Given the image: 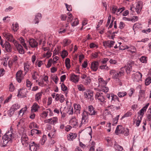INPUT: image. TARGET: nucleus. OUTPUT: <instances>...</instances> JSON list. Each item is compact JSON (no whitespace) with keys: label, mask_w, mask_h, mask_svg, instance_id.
I'll return each mask as SVG.
<instances>
[{"label":"nucleus","mask_w":151,"mask_h":151,"mask_svg":"<svg viewBox=\"0 0 151 151\" xmlns=\"http://www.w3.org/2000/svg\"><path fill=\"white\" fill-rule=\"evenodd\" d=\"M149 105V103H147L145 106L144 107L142 108L138 112V115H140L141 116L143 117V115L144 114V113L146 111L147 109L148 106Z\"/></svg>","instance_id":"aec40b11"},{"label":"nucleus","mask_w":151,"mask_h":151,"mask_svg":"<svg viewBox=\"0 0 151 151\" xmlns=\"http://www.w3.org/2000/svg\"><path fill=\"white\" fill-rule=\"evenodd\" d=\"M52 58L50 59L48 61L47 64V68H50L52 62Z\"/></svg>","instance_id":"e2e57ef3"},{"label":"nucleus","mask_w":151,"mask_h":151,"mask_svg":"<svg viewBox=\"0 0 151 151\" xmlns=\"http://www.w3.org/2000/svg\"><path fill=\"white\" fill-rule=\"evenodd\" d=\"M15 89V87L12 83L10 84L9 85V91L10 92H13Z\"/></svg>","instance_id":"864d4df0"},{"label":"nucleus","mask_w":151,"mask_h":151,"mask_svg":"<svg viewBox=\"0 0 151 151\" xmlns=\"http://www.w3.org/2000/svg\"><path fill=\"white\" fill-rule=\"evenodd\" d=\"M58 119L57 117H54L45 121V123H48L52 124L55 125L58 121Z\"/></svg>","instance_id":"a211bd4d"},{"label":"nucleus","mask_w":151,"mask_h":151,"mask_svg":"<svg viewBox=\"0 0 151 151\" xmlns=\"http://www.w3.org/2000/svg\"><path fill=\"white\" fill-rule=\"evenodd\" d=\"M70 60L69 58H66L65 60V66L68 69H69L70 67Z\"/></svg>","instance_id":"72a5a7b5"},{"label":"nucleus","mask_w":151,"mask_h":151,"mask_svg":"<svg viewBox=\"0 0 151 151\" xmlns=\"http://www.w3.org/2000/svg\"><path fill=\"white\" fill-rule=\"evenodd\" d=\"M13 106L14 107H13V108L15 111L20 107V105H19L18 104H14L12 106Z\"/></svg>","instance_id":"bf43d9fd"},{"label":"nucleus","mask_w":151,"mask_h":151,"mask_svg":"<svg viewBox=\"0 0 151 151\" xmlns=\"http://www.w3.org/2000/svg\"><path fill=\"white\" fill-rule=\"evenodd\" d=\"M99 65V63L98 61H93L91 63V68L93 71H96L98 69Z\"/></svg>","instance_id":"4468645a"},{"label":"nucleus","mask_w":151,"mask_h":151,"mask_svg":"<svg viewBox=\"0 0 151 151\" xmlns=\"http://www.w3.org/2000/svg\"><path fill=\"white\" fill-rule=\"evenodd\" d=\"M61 87L62 90L63 91H66L68 88L63 83H62L61 85Z\"/></svg>","instance_id":"5fc2aeb1"},{"label":"nucleus","mask_w":151,"mask_h":151,"mask_svg":"<svg viewBox=\"0 0 151 151\" xmlns=\"http://www.w3.org/2000/svg\"><path fill=\"white\" fill-rule=\"evenodd\" d=\"M19 40L20 43L22 44V45L24 47L27 49L26 44L25 43L24 40L23 39V37H21L19 38Z\"/></svg>","instance_id":"c9c22d12"},{"label":"nucleus","mask_w":151,"mask_h":151,"mask_svg":"<svg viewBox=\"0 0 151 151\" xmlns=\"http://www.w3.org/2000/svg\"><path fill=\"white\" fill-rule=\"evenodd\" d=\"M22 72L21 70L18 71L16 75V79L19 83L21 82L23 79V77L22 76Z\"/></svg>","instance_id":"2eb2a0df"},{"label":"nucleus","mask_w":151,"mask_h":151,"mask_svg":"<svg viewBox=\"0 0 151 151\" xmlns=\"http://www.w3.org/2000/svg\"><path fill=\"white\" fill-rule=\"evenodd\" d=\"M70 81L75 83H77L79 80V76L74 73L71 74Z\"/></svg>","instance_id":"dca6fc26"},{"label":"nucleus","mask_w":151,"mask_h":151,"mask_svg":"<svg viewBox=\"0 0 151 151\" xmlns=\"http://www.w3.org/2000/svg\"><path fill=\"white\" fill-rule=\"evenodd\" d=\"M91 81L90 78L89 76H87L84 82L86 85H88L90 83Z\"/></svg>","instance_id":"8fccbe9b"},{"label":"nucleus","mask_w":151,"mask_h":151,"mask_svg":"<svg viewBox=\"0 0 151 151\" xmlns=\"http://www.w3.org/2000/svg\"><path fill=\"white\" fill-rule=\"evenodd\" d=\"M122 127V126L121 125H118L117 126L115 131V132L116 135H118L119 134H121L120 132L121 131Z\"/></svg>","instance_id":"2f4dec72"},{"label":"nucleus","mask_w":151,"mask_h":151,"mask_svg":"<svg viewBox=\"0 0 151 151\" xmlns=\"http://www.w3.org/2000/svg\"><path fill=\"white\" fill-rule=\"evenodd\" d=\"M99 80L100 86L101 85V86H105L107 84L106 81H104L103 78H101Z\"/></svg>","instance_id":"7c9ffc66"},{"label":"nucleus","mask_w":151,"mask_h":151,"mask_svg":"<svg viewBox=\"0 0 151 151\" xmlns=\"http://www.w3.org/2000/svg\"><path fill=\"white\" fill-rule=\"evenodd\" d=\"M29 128L31 129L32 128H38V127L37 125V124L35 122H33L31 123L29 125Z\"/></svg>","instance_id":"79ce46f5"},{"label":"nucleus","mask_w":151,"mask_h":151,"mask_svg":"<svg viewBox=\"0 0 151 151\" xmlns=\"http://www.w3.org/2000/svg\"><path fill=\"white\" fill-rule=\"evenodd\" d=\"M42 92H39L36 93L35 95V100L38 101L41 98Z\"/></svg>","instance_id":"e433bc0d"},{"label":"nucleus","mask_w":151,"mask_h":151,"mask_svg":"<svg viewBox=\"0 0 151 151\" xmlns=\"http://www.w3.org/2000/svg\"><path fill=\"white\" fill-rule=\"evenodd\" d=\"M68 15L69 17L67 20V22H71L73 19V16L72 14L70 13H68Z\"/></svg>","instance_id":"de8ad7c7"},{"label":"nucleus","mask_w":151,"mask_h":151,"mask_svg":"<svg viewBox=\"0 0 151 151\" xmlns=\"http://www.w3.org/2000/svg\"><path fill=\"white\" fill-rule=\"evenodd\" d=\"M124 75V72L121 71H117L114 76H112V78L115 79H118Z\"/></svg>","instance_id":"f3484780"},{"label":"nucleus","mask_w":151,"mask_h":151,"mask_svg":"<svg viewBox=\"0 0 151 151\" xmlns=\"http://www.w3.org/2000/svg\"><path fill=\"white\" fill-rule=\"evenodd\" d=\"M106 96L109 100H111V102L112 103L117 105L119 104V103L120 101L116 95L113 93H111L110 94H107Z\"/></svg>","instance_id":"f03ea898"},{"label":"nucleus","mask_w":151,"mask_h":151,"mask_svg":"<svg viewBox=\"0 0 151 151\" xmlns=\"http://www.w3.org/2000/svg\"><path fill=\"white\" fill-rule=\"evenodd\" d=\"M29 145V149L31 151H37V149H39L40 145L38 144H36L34 142H33Z\"/></svg>","instance_id":"9b49d317"},{"label":"nucleus","mask_w":151,"mask_h":151,"mask_svg":"<svg viewBox=\"0 0 151 151\" xmlns=\"http://www.w3.org/2000/svg\"><path fill=\"white\" fill-rule=\"evenodd\" d=\"M17 48V51L20 54H23L24 53V50L23 47L19 43L18 41H15L14 44Z\"/></svg>","instance_id":"0eeeda50"},{"label":"nucleus","mask_w":151,"mask_h":151,"mask_svg":"<svg viewBox=\"0 0 151 151\" xmlns=\"http://www.w3.org/2000/svg\"><path fill=\"white\" fill-rule=\"evenodd\" d=\"M139 100L141 98H145V91L143 90H140L139 91Z\"/></svg>","instance_id":"473e14b6"},{"label":"nucleus","mask_w":151,"mask_h":151,"mask_svg":"<svg viewBox=\"0 0 151 151\" xmlns=\"http://www.w3.org/2000/svg\"><path fill=\"white\" fill-rule=\"evenodd\" d=\"M30 67V64L29 63H24V69L25 74H26L29 71Z\"/></svg>","instance_id":"cd10ccee"},{"label":"nucleus","mask_w":151,"mask_h":151,"mask_svg":"<svg viewBox=\"0 0 151 151\" xmlns=\"http://www.w3.org/2000/svg\"><path fill=\"white\" fill-rule=\"evenodd\" d=\"M3 35L4 37L9 41L12 42L14 44L15 43V41H17L14 40L12 35L9 33H5Z\"/></svg>","instance_id":"9d476101"},{"label":"nucleus","mask_w":151,"mask_h":151,"mask_svg":"<svg viewBox=\"0 0 151 151\" xmlns=\"http://www.w3.org/2000/svg\"><path fill=\"white\" fill-rule=\"evenodd\" d=\"M12 133L11 128L10 130L6 132L2 137L3 141L2 147H5L9 146L12 142Z\"/></svg>","instance_id":"f257e3e1"},{"label":"nucleus","mask_w":151,"mask_h":151,"mask_svg":"<svg viewBox=\"0 0 151 151\" xmlns=\"http://www.w3.org/2000/svg\"><path fill=\"white\" fill-rule=\"evenodd\" d=\"M135 64L134 61L131 60L128 61L127 62V66L124 67L127 74L130 73L132 70V67L134 66Z\"/></svg>","instance_id":"7ed1b4c3"},{"label":"nucleus","mask_w":151,"mask_h":151,"mask_svg":"<svg viewBox=\"0 0 151 151\" xmlns=\"http://www.w3.org/2000/svg\"><path fill=\"white\" fill-rule=\"evenodd\" d=\"M78 24V19L76 18L73 22L72 23L71 25L72 27H74L77 26Z\"/></svg>","instance_id":"6e6d98bb"},{"label":"nucleus","mask_w":151,"mask_h":151,"mask_svg":"<svg viewBox=\"0 0 151 151\" xmlns=\"http://www.w3.org/2000/svg\"><path fill=\"white\" fill-rule=\"evenodd\" d=\"M40 107L38 104L35 103L32 107V110H33L34 112H35L37 111L38 109L40 108Z\"/></svg>","instance_id":"c85d7f7f"},{"label":"nucleus","mask_w":151,"mask_h":151,"mask_svg":"<svg viewBox=\"0 0 151 151\" xmlns=\"http://www.w3.org/2000/svg\"><path fill=\"white\" fill-rule=\"evenodd\" d=\"M108 60L109 59L108 58H104L101 60L100 62L101 63L104 65L106 63Z\"/></svg>","instance_id":"680f3d73"},{"label":"nucleus","mask_w":151,"mask_h":151,"mask_svg":"<svg viewBox=\"0 0 151 151\" xmlns=\"http://www.w3.org/2000/svg\"><path fill=\"white\" fill-rule=\"evenodd\" d=\"M77 135L76 133H70L67 136V138L68 140L70 141L72 140L73 139H75Z\"/></svg>","instance_id":"a878e982"},{"label":"nucleus","mask_w":151,"mask_h":151,"mask_svg":"<svg viewBox=\"0 0 151 151\" xmlns=\"http://www.w3.org/2000/svg\"><path fill=\"white\" fill-rule=\"evenodd\" d=\"M140 61L143 63H146L147 61V58L145 56H143L141 57L140 58Z\"/></svg>","instance_id":"a19ab883"},{"label":"nucleus","mask_w":151,"mask_h":151,"mask_svg":"<svg viewBox=\"0 0 151 151\" xmlns=\"http://www.w3.org/2000/svg\"><path fill=\"white\" fill-rule=\"evenodd\" d=\"M67 10L68 11H70L72 10V6L71 5H68L66 3H65Z\"/></svg>","instance_id":"052dcab7"},{"label":"nucleus","mask_w":151,"mask_h":151,"mask_svg":"<svg viewBox=\"0 0 151 151\" xmlns=\"http://www.w3.org/2000/svg\"><path fill=\"white\" fill-rule=\"evenodd\" d=\"M87 112L90 116L95 115L97 114V111L95 110V108L91 105L88 106Z\"/></svg>","instance_id":"1a4fd4ad"},{"label":"nucleus","mask_w":151,"mask_h":151,"mask_svg":"<svg viewBox=\"0 0 151 151\" xmlns=\"http://www.w3.org/2000/svg\"><path fill=\"white\" fill-rule=\"evenodd\" d=\"M115 148L119 151H122L123 150V148L121 146L118 145H115Z\"/></svg>","instance_id":"603ef678"},{"label":"nucleus","mask_w":151,"mask_h":151,"mask_svg":"<svg viewBox=\"0 0 151 151\" xmlns=\"http://www.w3.org/2000/svg\"><path fill=\"white\" fill-rule=\"evenodd\" d=\"M135 78L134 81L141 80L142 75V73L140 72H137L134 74Z\"/></svg>","instance_id":"393cba45"},{"label":"nucleus","mask_w":151,"mask_h":151,"mask_svg":"<svg viewBox=\"0 0 151 151\" xmlns=\"http://www.w3.org/2000/svg\"><path fill=\"white\" fill-rule=\"evenodd\" d=\"M102 94V93L97 92L95 95V98L96 100H97L98 102L104 104L106 102V101L104 96Z\"/></svg>","instance_id":"423d86ee"},{"label":"nucleus","mask_w":151,"mask_h":151,"mask_svg":"<svg viewBox=\"0 0 151 151\" xmlns=\"http://www.w3.org/2000/svg\"><path fill=\"white\" fill-rule=\"evenodd\" d=\"M73 107L75 110V112L77 114H79L80 113L81 109L80 105L78 104L74 103L73 104Z\"/></svg>","instance_id":"412c9836"},{"label":"nucleus","mask_w":151,"mask_h":151,"mask_svg":"<svg viewBox=\"0 0 151 151\" xmlns=\"http://www.w3.org/2000/svg\"><path fill=\"white\" fill-rule=\"evenodd\" d=\"M141 24L139 23H136L135 24L133 27V30H134L135 29L139 28L140 27Z\"/></svg>","instance_id":"4d7b16f0"},{"label":"nucleus","mask_w":151,"mask_h":151,"mask_svg":"<svg viewBox=\"0 0 151 151\" xmlns=\"http://www.w3.org/2000/svg\"><path fill=\"white\" fill-rule=\"evenodd\" d=\"M143 6V2L142 1H140L137 2L135 9L137 14L139 13L140 12Z\"/></svg>","instance_id":"f8f14e48"},{"label":"nucleus","mask_w":151,"mask_h":151,"mask_svg":"<svg viewBox=\"0 0 151 151\" xmlns=\"http://www.w3.org/2000/svg\"><path fill=\"white\" fill-rule=\"evenodd\" d=\"M60 98L59 99L60 101V103H63L64 102L65 100L64 96L63 95L60 94Z\"/></svg>","instance_id":"774afa93"},{"label":"nucleus","mask_w":151,"mask_h":151,"mask_svg":"<svg viewBox=\"0 0 151 151\" xmlns=\"http://www.w3.org/2000/svg\"><path fill=\"white\" fill-rule=\"evenodd\" d=\"M84 95L86 98L88 99L90 101H92L93 99V92L92 91H89L86 92H85Z\"/></svg>","instance_id":"6e6552de"},{"label":"nucleus","mask_w":151,"mask_h":151,"mask_svg":"<svg viewBox=\"0 0 151 151\" xmlns=\"http://www.w3.org/2000/svg\"><path fill=\"white\" fill-rule=\"evenodd\" d=\"M6 50L8 52H10L12 51V47L10 44L8 42H6L4 45Z\"/></svg>","instance_id":"5701e85b"},{"label":"nucleus","mask_w":151,"mask_h":151,"mask_svg":"<svg viewBox=\"0 0 151 151\" xmlns=\"http://www.w3.org/2000/svg\"><path fill=\"white\" fill-rule=\"evenodd\" d=\"M22 143L23 145L25 147H27L29 145V142L27 135L25 134H23L21 138Z\"/></svg>","instance_id":"20e7f679"},{"label":"nucleus","mask_w":151,"mask_h":151,"mask_svg":"<svg viewBox=\"0 0 151 151\" xmlns=\"http://www.w3.org/2000/svg\"><path fill=\"white\" fill-rule=\"evenodd\" d=\"M13 107L14 106H13ZM13 108V106H11L10 108V110L7 111V114L8 115V116H9L10 117H11L14 114V112L15 111L14 109Z\"/></svg>","instance_id":"c756f323"},{"label":"nucleus","mask_w":151,"mask_h":151,"mask_svg":"<svg viewBox=\"0 0 151 151\" xmlns=\"http://www.w3.org/2000/svg\"><path fill=\"white\" fill-rule=\"evenodd\" d=\"M37 76H39V74L36 71H34L32 75L33 79L34 80H36L37 78Z\"/></svg>","instance_id":"49530a36"},{"label":"nucleus","mask_w":151,"mask_h":151,"mask_svg":"<svg viewBox=\"0 0 151 151\" xmlns=\"http://www.w3.org/2000/svg\"><path fill=\"white\" fill-rule=\"evenodd\" d=\"M78 89L79 91H83L85 90V87L82 84H80L77 86Z\"/></svg>","instance_id":"3c124183"},{"label":"nucleus","mask_w":151,"mask_h":151,"mask_svg":"<svg viewBox=\"0 0 151 151\" xmlns=\"http://www.w3.org/2000/svg\"><path fill=\"white\" fill-rule=\"evenodd\" d=\"M119 117V115H117L116 117L113 119V123L112 124L113 126L115 125L117 123Z\"/></svg>","instance_id":"4c0bfd02"},{"label":"nucleus","mask_w":151,"mask_h":151,"mask_svg":"<svg viewBox=\"0 0 151 151\" xmlns=\"http://www.w3.org/2000/svg\"><path fill=\"white\" fill-rule=\"evenodd\" d=\"M127 93L125 91L119 92L117 93V95L119 97H122L127 95Z\"/></svg>","instance_id":"c03bdc74"},{"label":"nucleus","mask_w":151,"mask_h":151,"mask_svg":"<svg viewBox=\"0 0 151 151\" xmlns=\"http://www.w3.org/2000/svg\"><path fill=\"white\" fill-rule=\"evenodd\" d=\"M32 84L31 83V82L29 81L28 80H27L26 81V85L28 87H29L30 88L31 87V86Z\"/></svg>","instance_id":"338daca9"},{"label":"nucleus","mask_w":151,"mask_h":151,"mask_svg":"<svg viewBox=\"0 0 151 151\" xmlns=\"http://www.w3.org/2000/svg\"><path fill=\"white\" fill-rule=\"evenodd\" d=\"M42 15L40 13H38L35 15V18L34 19V22L35 24H38L40 20L42 18Z\"/></svg>","instance_id":"b1692460"},{"label":"nucleus","mask_w":151,"mask_h":151,"mask_svg":"<svg viewBox=\"0 0 151 151\" xmlns=\"http://www.w3.org/2000/svg\"><path fill=\"white\" fill-rule=\"evenodd\" d=\"M88 113L87 111L85 110L83 111V113L81 114L82 116V123H84L85 124L86 122H88V119L89 118V116Z\"/></svg>","instance_id":"39448f33"},{"label":"nucleus","mask_w":151,"mask_h":151,"mask_svg":"<svg viewBox=\"0 0 151 151\" xmlns=\"http://www.w3.org/2000/svg\"><path fill=\"white\" fill-rule=\"evenodd\" d=\"M101 89V91L104 92H107L109 90V88L108 87L105 86H102Z\"/></svg>","instance_id":"13d9d810"},{"label":"nucleus","mask_w":151,"mask_h":151,"mask_svg":"<svg viewBox=\"0 0 151 151\" xmlns=\"http://www.w3.org/2000/svg\"><path fill=\"white\" fill-rule=\"evenodd\" d=\"M114 42V41L112 40L104 41L103 42V45L104 47H108L109 48H111L113 47Z\"/></svg>","instance_id":"6ab92c4d"},{"label":"nucleus","mask_w":151,"mask_h":151,"mask_svg":"<svg viewBox=\"0 0 151 151\" xmlns=\"http://www.w3.org/2000/svg\"><path fill=\"white\" fill-rule=\"evenodd\" d=\"M68 55V52L66 50H64L63 51L61 56L63 58H64L66 57Z\"/></svg>","instance_id":"09e8293b"},{"label":"nucleus","mask_w":151,"mask_h":151,"mask_svg":"<svg viewBox=\"0 0 151 151\" xmlns=\"http://www.w3.org/2000/svg\"><path fill=\"white\" fill-rule=\"evenodd\" d=\"M69 124L73 128H76L78 126V122L75 117H72L69 121Z\"/></svg>","instance_id":"ddd939ff"},{"label":"nucleus","mask_w":151,"mask_h":151,"mask_svg":"<svg viewBox=\"0 0 151 151\" xmlns=\"http://www.w3.org/2000/svg\"><path fill=\"white\" fill-rule=\"evenodd\" d=\"M147 120L148 121H151V111L150 112H149V113L147 115Z\"/></svg>","instance_id":"0e129e2a"},{"label":"nucleus","mask_w":151,"mask_h":151,"mask_svg":"<svg viewBox=\"0 0 151 151\" xmlns=\"http://www.w3.org/2000/svg\"><path fill=\"white\" fill-rule=\"evenodd\" d=\"M142 118V116L138 115L137 117L138 120H137L136 122V124L137 127H138L141 122V120Z\"/></svg>","instance_id":"37998d69"},{"label":"nucleus","mask_w":151,"mask_h":151,"mask_svg":"<svg viewBox=\"0 0 151 151\" xmlns=\"http://www.w3.org/2000/svg\"><path fill=\"white\" fill-rule=\"evenodd\" d=\"M31 135L32 136H34L36 134H41L40 131L35 129H33L31 131Z\"/></svg>","instance_id":"bb28decb"},{"label":"nucleus","mask_w":151,"mask_h":151,"mask_svg":"<svg viewBox=\"0 0 151 151\" xmlns=\"http://www.w3.org/2000/svg\"><path fill=\"white\" fill-rule=\"evenodd\" d=\"M150 83H151V77H149L145 80V84L146 86H148Z\"/></svg>","instance_id":"a18cd8bd"},{"label":"nucleus","mask_w":151,"mask_h":151,"mask_svg":"<svg viewBox=\"0 0 151 151\" xmlns=\"http://www.w3.org/2000/svg\"><path fill=\"white\" fill-rule=\"evenodd\" d=\"M63 42L64 43V46H66L69 45L71 42V40L68 39H65L63 40Z\"/></svg>","instance_id":"ea45409f"},{"label":"nucleus","mask_w":151,"mask_h":151,"mask_svg":"<svg viewBox=\"0 0 151 151\" xmlns=\"http://www.w3.org/2000/svg\"><path fill=\"white\" fill-rule=\"evenodd\" d=\"M29 44L32 48L35 47L37 46V43L34 39H30L29 41Z\"/></svg>","instance_id":"4be33fe9"},{"label":"nucleus","mask_w":151,"mask_h":151,"mask_svg":"<svg viewBox=\"0 0 151 151\" xmlns=\"http://www.w3.org/2000/svg\"><path fill=\"white\" fill-rule=\"evenodd\" d=\"M128 51L130 52L131 53L133 54L136 52V49L134 46H131L129 47V49L128 50Z\"/></svg>","instance_id":"f704fd0d"},{"label":"nucleus","mask_w":151,"mask_h":151,"mask_svg":"<svg viewBox=\"0 0 151 151\" xmlns=\"http://www.w3.org/2000/svg\"><path fill=\"white\" fill-rule=\"evenodd\" d=\"M99 68L101 70H108L110 69V68L107 66L106 65H101L99 66Z\"/></svg>","instance_id":"58836bf2"},{"label":"nucleus","mask_w":151,"mask_h":151,"mask_svg":"<svg viewBox=\"0 0 151 151\" xmlns=\"http://www.w3.org/2000/svg\"><path fill=\"white\" fill-rule=\"evenodd\" d=\"M124 23L122 22H121L119 23V28L121 29H122L125 26Z\"/></svg>","instance_id":"69168bd1"}]
</instances>
